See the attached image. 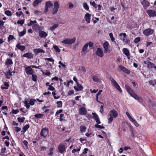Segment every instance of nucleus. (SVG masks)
<instances>
[{
  "instance_id": "f257e3e1",
  "label": "nucleus",
  "mask_w": 156,
  "mask_h": 156,
  "mask_svg": "<svg viewBox=\"0 0 156 156\" xmlns=\"http://www.w3.org/2000/svg\"><path fill=\"white\" fill-rule=\"evenodd\" d=\"M125 87L126 90L128 92L129 94L135 100H137L140 104H141L143 102V100L142 98L139 96L137 94H135L134 91L131 87L127 85H125Z\"/></svg>"
},
{
  "instance_id": "f03ea898",
  "label": "nucleus",
  "mask_w": 156,
  "mask_h": 156,
  "mask_svg": "<svg viewBox=\"0 0 156 156\" xmlns=\"http://www.w3.org/2000/svg\"><path fill=\"white\" fill-rule=\"evenodd\" d=\"M76 40V38L74 37L73 38H66L61 41L63 44H71L74 43Z\"/></svg>"
},
{
  "instance_id": "7ed1b4c3",
  "label": "nucleus",
  "mask_w": 156,
  "mask_h": 156,
  "mask_svg": "<svg viewBox=\"0 0 156 156\" xmlns=\"http://www.w3.org/2000/svg\"><path fill=\"white\" fill-rule=\"evenodd\" d=\"M35 101V100L33 99H30V101H29L28 100H25L24 101V103L25 104L26 108L28 109L30 108V105H34Z\"/></svg>"
},
{
  "instance_id": "20e7f679",
  "label": "nucleus",
  "mask_w": 156,
  "mask_h": 156,
  "mask_svg": "<svg viewBox=\"0 0 156 156\" xmlns=\"http://www.w3.org/2000/svg\"><path fill=\"white\" fill-rule=\"evenodd\" d=\"M110 80L113 86L115 87L121 93L122 92V90L116 81L112 77L111 78Z\"/></svg>"
},
{
  "instance_id": "39448f33",
  "label": "nucleus",
  "mask_w": 156,
  "mask_h": 156,
  "mask_svg": "<svg viewBox=\"0 0 156 156\" xmlns=\"http://www.w3.org/2000/svg\"><path fill=\"white\" fill-rule=\"evenodd\" d=\"M119 36H120L121 39L123 42L126 44H129L130 43V41L126 38V34L125 33H121L119 34Z\"/></svg>"
},
{
  "instance_id": "423d86ee",
  "label": "nucleus",
  "mask_w": 156,
  "mask_h": 156,
  "mask_svg": "<svg viewBox=\"0 0 156 156\" xmlns=\"http://www.w3.org/2000/svg\"><path fill=\"white\" fill-rule=\"evenodd\" d=\"M48 134V130L47 128H43L41 131L40 135L43 137H46Z\"/></svg>"
},
{
  "instance_id": "0eeeda50",
  "label": "nucleus",
  "mask_w": 156,
  "mask_h": 156,
  "mask_svg": "<svg viewBox=\"0 0 156 156\" xmlns=\"http://www.w3.org/2000/svg\"><path fill=\"white\" fill-rule=\"evenodd\" d=\"M154 32V31L151 28H148L145 29L143 31V33L144 35L147 36L152 34Z\"/></svg>"
},
{
  "instance_id": "6e6552de",
  "label": "nucleus",
  "mask_w": 156,
  "mask_h": 156,
  "mask_svg": "<svg viewBox=\"0 0 156 156\" xmlns=\"http://www.w3.org/2000/svg\"><path fill=\"white\" fill-rule=\"evenodd\" d=\"M31 66H28L25 68V71L27 74L28 75H32L34 73V71L31 68Z\"/></svg>"
},
{
  "instance_id": "1a4fd4ad",
  "label": "nucleus",
  "mask_w": 156,
  "mask_h": 156,
  "mask_svg": "<svg viewBox=\"0 0 156 156\" xmlns=\"http://www.w3.org/2000/svg\"><path fill=\"white\" fill-rule=\"evenodd\" d=\"M96 54L99 57H102L104 56V53L101 48H98L96 51Z\"/></svg>"
},
{
  "instance_id": "9d476101",
  "label": "nucleus",
  "mask_w": 156,
  "mask_h": 156,
  "mask_svg": "<svg viewBox=\"0 0 156 156\" xmlns=\"http://www.w3.org/2000/svg\"><path fill=\"white\" fill-rule=\"evenodd\" d=\"M146 12L150 17H154L156 16V12L154 10L152 9L148 10Z\"/></svg>"
},
{
  "instance_id": "9b49d317",
  "label": "nucleus",
  "mask_w": 156,
  "mask_h": 156,
  "mask_svg": "<svg viewBox=\"0 0 156 156\" xmlns=\"http://www.w3.org/2000/svg\"><path fill=\"white\" fill-rule=\"evenodd\" d=\"M58 149L59 152L62 153L65 151L66 149V146L62 144H60L58 146Z\"/></svg>"
},
{
  "instance_id": "f8f14e48",
  "label": "nucleus",
  "mask_w": 156,
  "mask_h": 156,
  "mask_svg": "<svg viewBox=\"0 0 156 156\" xmlns=\"http://www.w3.org/2000/svg\"><path fill=\"white\" fill-rule=\"evenodd\" d=\"M39 36L41 38L46 37L48 36L47 33L43 30H40L38 32Z\"/></svg>"
},
{
  "instance_id": "ddd939ff",
  "label": "nucleus",
  "mask_w": 156,
  "mask_h": 156,
  "mask_svg": "<svg viewBox=\"0 0 156 156\" xmlns=\"http://www.w3.org/2000/svg\"><path fill=\"white\" fill-rule=\"evenodd\" d=\"M119 68L123 72L127 74H129L130 73V71L123 66L120 65L119 66Z\"/></svg>"
},
{
  "instance_id": "4468645a",
  "label": "nucleus",
  "mask_w": 156,
  "mask_h": 156,
  "mask_svg": "<svg viewBox=\"0 0 156 156\" xmlns=\"http://www.w3.org/2000/svg\"><path fill=\"white\" fill-rule=\"evenodd\" d=\"M109 115L115 118L118 116V114L116 111L113 109L110 111Z\"/></svg>"
},
{
  "instance_id": "2eb2a0df",
  "label": "nucleus",
  "mask_w": 156,
  "mask_h": 156,
  "mask_svg": "<svg viewBox=\"0 0 156 156\" xmlns=\"http://www.w3.org/2000/svg\"><path fill=\"white\" fill-rule=\"evenodd\" d=\"M109 44L108 42L105 41L103 44V46L104 48V52L105 53L107 52L108 51V46Z\"/></svg>"
},
{
  "instance_id": "dca6fc26",
  "label": "nucleus",
  "mask_w": 156,
  "mask_h": 156,
  "mask_svg": "<svg viewBox=\"0 0 156 156\" xmlns=\"http://www.w3.org/2000/svg\"><path fill=\"white\" fill-rule=\"evenodd\" d=\"M91 16V14H89L88 13H87L84 16V19L87 23H90Z\"/></svg>"
},
{
  "instance_id": "f3484780",
  "label": "nucleus",
  "mask_w": 156,
  "mask_h": 156,
  "mask_svg": "<svg viewBox=\"0 0 156 156\" xmlns=\"http://www.w3.org/2000/svg\"><path fill=\"white\" fill-rule=\"evenodd\" d=\"M141 3L143 6L144 8L145 9H147L150 4L149 2L145 0H143L142 1H141Z\"/></svg>"
},
{
  "instance_id": "a211bd4d",
  "label": "nucleus",
  "mask_w": 156,
  "mask_h": 156,
  "mask_svg": "<svg viewBox=\"0 0 156 156\" xmlns=\"http://www.w3.org/2000/svg\"><path fill=\"white\" fill-rule=\"evenodd\" d=\"M87 112V110L86 108L84 107H82L79 109V113L82 115H85Z\"/></svg>"
},
{
  "instance_id": "6ab92c4d",
  "label": "nucleus",
  "mask_w": 156,
  "mask_h": 156,
  "mask_svg": "<svg viewBox=\"0 0 156 156\" xmlns=\"http://www.w3.org/2000/svg\"><path fill=\"white\" fill-rule=\"evenodd\" d=\"M34 56L33 54L31 53H27L23 55V57H26L28 58H32Z\"/></svg>"
},
{
  "instance_id": "aec40b11",
  "label": "nucleus",
  "mask_w": 156,
  "mask_h": 156,
  "mask_svg": "<svg viewBox=\"0 0 156 156\" xmlns=\"http://www.w3.org/2000/svg\"><path fill=\"white\" fill-rule=\"evenodd\" d=\"M76 85L77 86L74 87V88L75 90L77 91L82 90L83 87L80 84L78 83H77Z\"/></svg>"
},
{
  "instance_id": "412c9836",
  "label": "nucleus",
  "mask_w": 156,
  "mask_h": 156,
  "mask_svg": "<svg viewBox=\"0 0 156 156\" xmlns=\"http://www.w3.org/2000/svg\"><path fill=\"white\" fill-rule=\"evenodd\" d=\"M30 22H29L27 23V25L28 26H33V28L34 29L35 27H36V26H35L34 25L36 24H37V21L36 20H34V21H32V20H30Z\"/></svg>"
},
{
  "instance_id": "4be33fe9",
  "label": "nucleus",
  "mask_w": 156,
  "mask_h": 156,
  "mask_svg": "<svg viewBox=\"0 0 156 156\" xmlns=\"http://www.w3.org/2000/svg\"><path fill=\"white\" fill-rule=\"evenodd\" d=\"M33 51L36 54L39 53H44L45 52V51L44 50L40 48L34 49Z\"/></svg>"
},
{
  "instance_id": "5701e85b",
  "label": "nucleus",
  "mask_w": 156,
  "mask_h": 156,
  "mask_svg": "<svg viewBox=\"0 0 156 156\" xmlns=\"http://www.w3.org/2000/svg\"><path fill=\"white\" fill-rule=\"evenodd\" d=\"M122 52L126 56H129L130 55L129 51L127 48H123L122 49Z\"/></svg>"
},
{
  "instance_id": "b1692460",
  "label": "nucleus",
  "mask_w": 156,
  "mask_h": 156,
  "mask_svg": "<svg viewBox=\"0 0 156 156\" xmlns=\"http://www.w3.org/2000/svg\"><path fill=\"white\" fill-rule=\"evenodd\" d=\"M16 47L21 51H23L25 49V47L24 46L20 45L19 43L16 45Z\"/></svg>"
},
{
  "instance_id": "393cba45",
  "label": "nucleus",
  "mask_w": 156,
  "mask_h": 156,
  "mask_svg": "<svg viewBox=\"0 0 156 156\" xmlns=\"http://www.w3.org/2000/svg\"><path fill=\"white\" fill-rule=\"evenodd\" d=\"M5 64L7 66H9L12 64L13 62L11 59L7 58L5 60Z\"/></svg>"
},
{
  "instance_id": "a878e982",
  "label": "nucleus",
  "mask_w": 156,
  "mask_h": 156,
  "mask_svg": "<svg viewBox=\"0 0 156 156\" xmlns=\"http://www.w3.org/2000/svg\"><path fill=\"white\" fill-rule=\"evenodd\" d=\"M12 72L10 70H9L7 72L5 73V75L7 78L9 79L11 76L12 75Z\"/></svg>"
},
{
  "instance_id": "bb28decb",
  "label": "nucleus",
  "mask_w": 156,
  "mask_h": 156,
  "mask_svg": "<svg viewBox=\"0 0 156 156\" xmlns=\"http://www.w3.org/2000/svg\"><path fill=\"white\" fill-rule=\"evenodd\" d=\"M43 0H35L33 3V5L34 6H37L39 3L41 2Z\"/></svg>"
},
{
  "instance_id": "cd10ccee",
  "label": "nucleus",
  "mask_w": 156,
  "mask_h": 156,
  "mask_svg": "<svg viewBox=\"0 0 156 156\" xmlns=\"http://www.w3.org/2000/svg\"><path fill=\"white\" fill-rule=\"evenodd\" d=\"M37 28V29L39 31L44 30V27L42 26H39L38 24H36L34 25Z\"/></svg>"
},
{
  "instance_id": "c85d7f7f",
  "label": "nucleus",
  "mask_w": 156,
  "mask_h": 156,
  "mask_svg": "<svg viewBox=\"0 0 156 156\" xmlns=\"http://www.w3.org/2000/svg\"><path fill=\"white\" fill-rule=\"evenodd\" d=\"M52 5L53 4L50 1L46 2L45 3V6L48 8L51 7Z\"/></svg>"
},
{
  "instance_id": "c756f323",
  "label": "nucleus",
  "mask_w": 156,
  "mask_h": 156,
  "mask_svg": "<svg viewBox=\"0 0 156 156\" xmlns=\"http://www.w3.org/2000/svg\"><path fill=\"white\" fill-rule=\"evenodd\" d=\"M86 129V127L84 126H81L80 127V131L82 133L85 132Z\"/></svg>"
},
{
  "instance_id": "7c9ffc66",
  "label": "nucleus",
  "mask_w": 156,
  "mask_h": 156,
  "mask_svg": "<svg viewBox=\"0 0 156 156\" xmlns=\"http://www.w3.org/2000/svg\"><path fill=\"white\" fill-rule=\"evenodd\" d=\"M147 67L148 69H151L153 68L154 64L151 62L148 61L147 63Z\"/></svg>"
},
{
  "instance_id": "2f4dec72",
  "label": "nucleus",
  "mask_w": 156,
  "mask_h": 156,
  "mask_svg": "<svg viewBox=\"0 0 156 156\" xmlns=\"http://www.w3.org/2000/svg\"><path fill=\"white\" fill-rule=\"evenodd\" d=\"M26 29L24 28V29L22 31H21V32L19 33V36L20 37H21L23 36L24 35L26 34Z\"/></svg>"
},
{
  "instance_id": "473e14b6",
  "label": "nucleus",
  "mask_w": 156,
  "mask_h": 156,
  "mask_svg": "<svg viewBox=\"0 0 156 156\" xmlns=\"http://www.w3.org/2000/svg\"><path fill=\"white\" fill-rule=\"evenodd\" d=\"M93 80L95 82H98L100 81V79L98 76H94L93 77Z\"/></svg>"
},
{
  "instance_id": "72a5a7b5",
  "label": "nucleus",
  "mask_w": 156,
  "mask_h": 156,
  "mask_svg": "<svg viewBox=\"0 0 156 156\" xmlns=\"http://www.w3.org/2000/svg\"><path fill=\"white\" fill-rule=\"evenodd\" d=\"M58 26V24H54L50 28V30H54L56 28H57Z\"/></svg>"
},
{
  "instance_id": "f704fd0d",
  "label": "nucleus",
  "mask_w": 156,
  "mask_h": 156,
  "mask_svg": "<svg viewBox=\"0 0 156 156\" xmlns=\"http://www.w3.org/2000/svg\"><path fill=\"white\" fill-rule=\"evenodd\" d=\"M83 6L84 8L86 10H88L89 9V7L87 4L84 2L83 3Z\"/></svg>"
},
{
  "instance_id": "c9c22d12",
  "label": "nucleus",
  "mask_w": 156,
  "mask_h": 156,
  "mask_svg": "<svg viewBox=\"0 0 156 156\" xmlns=\"http://www.w3.org/2000/svg\"><path fill=\"white\" fill-rule=\"evenodd\" d=\"M56 103L57 105V107L58 108L62 107V102L61 101H57Z\"/></svg>"
},
{
  "instance_id": "e433bc0d",
  "label": "nucleus",
  "mask_w": 156,
  "mask_h": 156,
  "mask_svg": "<svg viewBox=\"0 0 156 156\" xmlns=\"http://www.w3.org/2000/svg\"><path fill=\"white\" fill-rule=\"evenodd\" d=\"M29 128V125H26L24 126L23 128V132L25 133Z\"/></svg>"
},
{
  "instance_id": "4c0bfd02",
  "label": "nucleus",
  "mask_w": 156,
  "mask_h": 156,
  "mask_svg": "<svg viewBox=\"0 0 156 156\" xmlns=\"http://www.w3.org/2000/svg\"><path fill=\"white\" fill-rule=\"evenodd\" d=\"M53 48L55 50V51L57 52H60V50L59 48L56 45H54L53 46Z\"/></svg>"
},
{
  "instance_id": "58836bf2",
  "label": "nucleus",
  "mask_w": 156,
  "mask_h": 156,
  "mask_svg": "<svg viewBox=\"0 0 156 156\" xmlns=\"http://www.w3.org/2000/svg\"><path fill=\"white\" fill-rule=\"evenodd\" d=\"M25 118L24 117H19L17 119L19 122H24V120H25Z\"/></svg>"
},
{
  "instance_id": "ea45409f",
  "label": "nucleus",
  "mask_w": 156,
  "mask_h": 156,
  "mask_svg": "<svg viewBox=\"0 0 156 156\" xmlns=\"http://www.w3.org/2000/svg\"><path fill=\"white\" fill-rule=\"evenodd\" d=\"M109 35L112 41L113 42H115V38L113 37L112 34V33H110Z\"/></svg>"
},
{
  "instance_id": "a19ab883",
  "label": "nucleus",
  "mask_w": 156,
  "mask_h": 156,
  "mask_svg": "<svg viewBox=\"0 0 156 156\" xmlns=\"http://www.w3.org/2000/svg\"><path fill=\"white\" fill-rule=\"evenodd\" d=\"M133 124H134L136 127H138L139 126V124L134 119H133L131 121Z\"/></svg>"
},
{
  "instance_id": "79ce46f5",
  "label": "nucleus",
  "mask_w": 156,
  "mask_h": 156,
  "mask_svg": "<svg viewBox=\"0 0 156 156\" xmlns=\"http://www.w3.org/2000/svg\"><path fill=\"white\" fill-rule=\"evenodd\" d=\"M54 8L58 9L59 8V4L58 2L55 1L54 3Z\"/></svg>"
},
{
  "instance_id": "37998d69",
  "label": "nucleus",
  "mask_w": 156,
  "mask_h": 156,
  "mask_svg": "<svg viewBox=\"0 0 156 156\" xmlns=\"http://www.w3.org/2000/svg\"><path fill=\"white\" fill-rule=\"evenodd\" d=\"M4 85L6 87H2V89H8V87L9 86L8 83L7 82H4Z\"/></svg>"
},
{
  "instance_id": "c03bdc74",
  "label": "nucleus",
  "mask_w": 156,
  "mask_h": 156,
  "mask_svg": "<svg viewBox=\"0 0 156 156\" xmlns=\"http://www.w3.org/2000/svg\"><path fill=\"white\" fill-rule=\"evenodd\" d=\"M5 13L7 16H10L12 15V12L11 11L9 10H6L5 12Z\"/></svg>"
},
{
  "instance_id": "a18cd8bd",
  "label": "nucleus",
  "mask_w": 156,
  "mask_h": 156,
  "mask_svg": "<svg viewBox=\"0 0 156 156\" xmlns=\"http://www.w3.org/2000/svg\"><path fill=\"white\" fill-rule=\"evenodd\" d=\"M88 47V43L86 44H85V45L83 47L82 49V51L83 52H85L86 50H87V48Z\"/></svg>"
},
{
  "instance_id": "49530a36",
  "label": "nucleus",
  "mask_w": 156,
  "mask_h": 156,
  "mask_svg": "<svg viewBox=\"0 0 156 156\" xmlns=\"http://www.w3.org/2000/svg\"><path fill=\"white\" fill-rule=\"evenodd\" d=\"M15 38H14V37L11 35H10L8 37V41H9L12 39H15Z\"/></svg>"
},
{
  "instance_id": "de8ad7c7",
  "label": "nucleus",
  "mask_w": 156,
  "mask_h": 156,
  "mask_svg": "<svg viewBox=\"0 0 156 156\" xmlns=\"http://www.w3.org/2000/svg\"><path fill=\"white\" fill-rule=\"evenodd\" d=\"M43 116V115L42 114H36L35 115V117L36 118H41Z\"/></svg>"
},
{
  "instance_id": "09e8293b",
  "label": "nucleus",
  "mask_w": 156,
  "mask_h": 156,
  "mask_svg": "<svg viewBox=\"0 0 156 156\" xmlns=\"http://www.w3.org/2000/svg\"><path fill=\"white\" fill-rule=\"evenodd\" d=\"M52 94L53 95V96L54 98L55 99H58L60 98L59 96H58L57 97L55 95L56 94L55 93V91L52 92Z\"/></svg>"
},
{
  "instance_id": "8fccbe9b",
  "label": "nucleus",
  "mask_w": 156,
  "mask_h": 156,
  "mask_svg": "<svg viewBox=\"0 0 156 156\" xmlns=\"http://www.w3.org/2000/svg\"><path fill=\"white\" fill-rule=\"evenodd\" d=\"M149 84L150 85H152L153 86H155V84H156V81H155L154 83H153L152 80H151L149 81Z\"/></svg>"
},
{
  "instance_id": "3c124183",
  "label": "nucleus",
  "mask_w": 156,
  "mask_h": 156,
  "mask_svg": "<svg viewBox=\"0 0 156 156\" xmlns=\"http://www.w3.org/2000/svg\"><path fill=\"white\" fill-rule=\"evenodd\" d=\"M48 89L49 90H55V88L54 87H53L51 85H48Z\"/></svg>"
},
{
  "instance_id": "603ef678",
  "label": "nucleus",
  "mask_w": 156,
  "mask_h": 156,
  "mask_svg": "<svg viewBox=\"0 0 156 156\" xmlns=\"http://www.w3.org/2000/svg\"><path fill=\"white\" fill-rule=\"evenodd\" d=\"M126 114L127 116L129 118V120L131 121L133 119L130 116V115L129 113L128 112H126Z\"/></svg>"
},
{
  "instance_id": "864d4df0",
  "label": "nucleus",
  "mask_w": 156,
  "mask_h": 156,
  "mask_svg": "<svg viewBox=\"0 0 156 156\" xmlns=\"http://www.w3.org/2000/svg\"><path fill=\"white\" fill-rule=\"evenodd\" d=\"M24 21L23 20H18L17 21V23L18 24H20V25H22L24 23Z\"/></svg>"
},
{
  "instance_id": "5fc2aeb1",
  "label": "nucleus",
  "mask_w": 156,
  "mask_h": 156,
  "mask_svg": "<svg viewBox=\"0 0 156 156\" xmlns=\"http://www.w3.org/2000/svg\"><path fill=\"white\" fill-rule=\"evenodd\" d=\"M98 124L95 125V126L97 128H98L100 129H102L104 128V127L103 126L98 125Z\"/></svg>"
},
{
  "instance_id": "6e6d98bb",
  "label": "nucleus",
  "mask_w": 156,
  "mask_h": 156,
  "mask_svg": "<svg viewBox=\"0 0 156 156\" xmlns=\"http://www.w3.org/2000/svg\"><path fill=\"white\" fill-rule=\"evenodd\" d=\"M45 61L47 60L48 61L52 62L53 63H54V60L52 58H45Z\"/></svg>"
},
{
  "instance_id": "4d7b16f0",
  "label": "nucleus",
  "mask_w": 156,
  "mask_h": 156,
  "mask_svg": "<svg viewBox=\"0 0 156 156\" xmlns=\"http://www.w3.org/2000/svg\"><path fill=\"white\" fill-rule=\"evenodd\" d=\"M140 41V37H137L134 40V42L137 43Z\"/></svg>"
},
{
  "instance_id": "13d9d810",
  "label": "nucleus",
  "mask_w": 156,
  "mask_h": 156,
  "mask_svg": "<svg viewBox=\"0 0 156 156\" xmlns=\"http://www.w3.org/2000/svg\"><path fill=\"white\" fill-rule=\"evenodd\" d=\"M58 9L55 8H54L52 11V13L53 14H55L56 13H57L58 11Z\"/></svg>"
},
{
  "instance_id": "bf43d9fd",
  "label": "nucleus",
  "mask_w": 156,
  "mask_h": 156,
  "mask_svg": "<svg viewBox=\"0 0 156 156\" xmlns=\"http://www.w3.org/2000/svg\"><path fill=\"white\" fill-rule=\"evenodd\" d=\"M68 5L69 6V9H72L73 7V4L71 2H69L68 4Z\"/></svg>"
},
{
  "instance_id": "052dcab7",
  "label": "nucleus",
  "mask_w": 156,
  "mask_h": 156,
  "mask_svg": "<svg viewBox=\"0 0 156 156\" xmlns=\"http://www.w3.org/2000/svg\"><path fill=\"white\" fill-rule=\"evenodd\" d=\"M32 79L33 81H36V76H35L34 75L32 74Z\"/></svg>"
},
{
  "instance_id": "680f3d73",
  "label": "nucleus",
  "mask_w": 156,
  "mask_h": 156,
  "mask_svg": "<svg viewBox=\"0 0 156 156\" xmlns=\"http://www.w3.org/2000/svg\"><path fill=\"white\" fill-rule=\"evenodd\" d=\"M53 149L52 148H50L49 149L50 153L48 155L51 156L53 154Z\"/></svg>"
},
{
  "instance_id": "e2e57ef3",
  "label": "nucleus",
  "mask_w": 156,
  "mask_h": 156,
  "mask_svg": "<svg viewBox=\"0 0 156 156\" xmlns=\"http://www.w3.org/2000/svg\"><path fill=\"white\" fill-rule=\"evenodd\" d=\"M113 120V118L112 117L110 116V117L108 119V123L109 124L111 123L112 122Z\"/></svg>"
},
{
  "instance_id": "0e129e2a",
  "label": "nucleus",
  "mask_w": 156,
  "mask_h": 156,
  "mask_svg": "<svg viewBox=\"0 0 156 156\" xmlns=\"http://www.w3.org/2000/svg\"><path fill=\"white\" fill-rule=\"evenodd\" d=\"M92 114L93 115V117H94V119H97V118H98V115L96 114L95 113L93 112L92 113Z\"/></svg>"
},
{
  "instance_id": "69168bd1",
  "label": "nucleus",
  "mask_w": 156,
  "mask_h": 156,
  "mask_svg": "<svg viewBox=\"0 0 156 156\" xmlns=\"http://www.w3.org/2000/svg\"><path fill=\"white\" fill-rule=\"evenodd\" d=\"M19 112V110L18 109L13 110L12 111V113L14 114H16Z\"/></svg>"
},
{
  "instance_id": "338daca9",
  "label": "nucleus",
  "mask_w": 156,
  "mask_h": 156,
  "mask_svg": "<svg viewBox=\"0 0 156 156\" xmlns=\"http://www.w3.org/2000/svg\"><path fill=\"white\" fill-rule=\"evenodd\" d=\"M74 93V91L73 90H69L68 92V94L69 95H71Z\"/></svg>"
},
{
  "instance_id": "774afa93",
  "label": "nucleus",
  "mask_w": 156,
  "mask_h": 156,
  "mask_svg": "<svg viewBox=\"0 0 156 156\" xmlns=\"http://www.w3.org/2000/svg\"><path fill=\"white\" fill-rule=\"evenodd\" d=\"M48 8L45 6V8L44 10V12L45 13H46L48 11Z\"/></svg>"
}]
</instances>
